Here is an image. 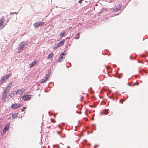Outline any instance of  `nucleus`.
<instances>
[{
    "instance_id": "nucleus-1",
    "label": "nucleus",
    "mask_w": 148,
    "mask_h": 148,
    "mask_svg": "<svg viewBox=\"0 0 148 148\" xmlns=\"http://www.w3.org/2000/svg\"><path fill=\"white\" fill-rule=\"evenodd\" d=\"M11 87V86L8 85L4 90L2 95V100L5 101V100L6 98L8 97L7 95V93L9 91Z\"/></svg>"
},
{
    "instance_id": "nucleus-2",
    "label": "nucleus",
    "mask_w": 148,
    "mask_h": 148,
    "mask_svg": "<svg viewBox=\"0 0 148 148\" xmlns=\"http://www.w3.org/2000/svg\"><path fill=\"white\" fill-rule=\"evenodd\" d=\"M25 46V42H21L20 44L19 47L18 48V50L19 53L22 51L23 50V48Z\"/></svg>"
},
{
    "instance_id": "nucleus-3",
    "label": "nucleus",
    "mask_w": 148,
    "mask_h": 148,
    "mask_svg": "<svg viewBox=\"0 0 148 148\" xmlns=\"http://www.w3.org/2000/svg\"><path fill=\"white\" fill-rule=\"evenodd\" d=\"M45 23V22H38L35 23L34 24V27L36 28L40 26H42Z\"/></svg>"
},
{
    "instance_id": "nucleus-4",
    "label": "nucleus",
    "mask_w": 148,
    "mask_h": 148,
    "mask_svg": "<svg viewBox=\"0 0 148 148\" xmlns=\"http://www.w3.org/2000/svg\"><path fill=\"white\" fill-rule=\"evenodd\" d=\"M4 19L3 17L0 20V29H3L5 26L4 24Z\"/></svg>"
},
{
    "instance_id": "nucleus-5",
    "label": "nucleus",
    "mask_w": 148,
    "mask_h": 148,
    "mask_svg": "<svg viewBox=\"0 0 148 148\" xmlns=\"http://www.w3.org/2000/svg\"><path fill=\"white\" fill-rule=\"evenodd\" d=\"M65 42V40L63 39L61 41L59 42L57 45L56 47H54L55 49H57V48L62 46Z\"/></svg>"
},
{
    "instance_id": "nucleus-6",
    "label": "nucleus",
    "mask_w": 148,
    "mask_h": 148,
    "mask_svg": "<svg viewBox=\"0 0 148 148\" xmlns=\"http://www.w3.org/2000/svg\"><path fill=\"white\" fill-rule=\"evenodd\" d=\"M31 96L30 95H25L22 97V98L24 101L28 100L31 99Z\"/></svg>"
},
{
    "instance_id": "nucleus-7",
    "label": "nucleus",
    "mask_w": 148,
    "mask_h": 148,
    "mask_svg": "<svg viewBox=\"0 0 148 148\" xmlns=\"http://www.w3.org/2000/svg\"><path fill=\"white\" fill-rule=\"evenodd\" d=\"M21 106V104L20 103L14 104L11 106V107L12 108L16 109L20 107Z\"/></svg>"
},
{
    "instance_id": "nucleus-8",
    "label": "nucleus",
    "mask_w": 148,
    "mask_h": 148,
    "mask_svg": "<svg viewBox=\"0 0 148 148\" xmlns=\"http://www.w3.org/2000/svg\"><path fill=\"white\" fill-rule=\"evenodd\" d=\"M10 75H8L4 76L1 80L0 81L1 82H3L9 77Z\"/></svg>"
},
{
    "instance_id": "nucleus-9",
    "label": "nucleus",
    "mask_w": 148,
    "mask_h": 148,
    "mask_svg": "<svg viewBox=\"0 0 148 148\" xmlns=\"http://www.w3.org/2000/svg\"><path fill=\"white\" fill-rule=\"evenodd\" d=\"M66 55V54H65L64 53H61L60 56V58L58 59V61L60 62H61V61L63 60V56H65Z\"/></svg>"
},
{
    "instance_id": "nucleus-10",
    "label": "nucleus",
    "mask_w": 148,
    "mask_h": 148,
    "mask_svg": "<svg viewBox=\"0 0 148 148\" xmlns=\"http://www.w3.org/2000/svg\"><path fill=\"white\" fill-rule=\"evenodd\" d=\"M10 125V123H8L5 127L4 128V129L3 130V133H4L6 131L9 130Z\"/></svg>"
},
{
    "instance_id": "nucleus-11",
    "label": "nucleus",
    "mask_w": 148,
    "mask_h": 148,
    "mask_svg": "<svg viewBox=\"0 0 148 148\" xmlns=\"http://www.w3.org/2000/svg\"><path fill=\"white\" fill-rule=\"evenodd\" d=\"M121 7L120 6L119 8L116 7V8H114L113 9V11L114 12H116L117 11H118L120 10L121 9Z\"/></svg>"
},
{
    "instance_id": "nucleus-12",
    "label": "nucleus",
    "mask_w": 148,
    "mask_h": 148,
    "mask_svg": "<svg viewBox=\"0 0 148 148\" xmlns=\"http://www.w3.org/2000/svg\"><path fill=\"white\" fill-rule=\"evenodd\" d=\"M18 94H23L25 91V89L22 88L20 89H18Z\"/></svg>"
},
{
    "instance_id": "nucleus-13",
    "label": "nucleus",
    "mask_w": 148,
    "mask_h": 148,
    "mask_svg": "<svg viewBox=\"0 0 148 148\" xmlns=\"http://www.w3.org/2000/svg\"><path fill=\"white\" fill-rule=\"evenodd\" d=\"M36 63V60L34 61L31 64L30 66V68L34 66L35 65Z\"/></svg>"
},
{
    "instance_id": "nucleus-14",
    "label": "nucleus",
    "mask_w": 148,
    "mask_h": 148,
    "mask_svg": "<svg viewBox=\"0 0 148 148\" xmlns=\"http://www.w3.org/2000/svg\"><path fill=\"white\" fill-rule=\"evenodd\" d=\"M53 56L54 54L53 53H51L48 56V58L49 59L53 57Z\"/></svg>"
},
{
    "instance_id": "nucleus-15",
    "label": "nucleus",
    "mask_w": 148,
    "mask_h": 148,
    "mask_svg": "<svg viewBox=\"0 0 148 148\" xmlns=\"http://www.w3.org/2000/svg\"><path fill=\"white\" fill-rule=\"evenodd\" d=\"M18 94V89L17 90H16L14 91L12 94L13 95H16Z\"/></svg>"
},
{
    "instance_id": "nucleus-16",
    "label": "nucleus",
    "mask_w": 148,
    "mask_h": 148,
    "mask_svg": "<svg viewBox=\"0 0 148 148\" xmlns=\"http://www.w3.org/2000/svg\"><path fill=\"white\" fill-rule=\"evenodd\" d=\"M49 77V74H47L45 75V79H47V80Z\"/></svg>"
},
{
    "instance_id": "nucleus-17",
    "label": "nucleus",
    "mask_w": 148,
    "mask_h": 148,
    "mask_svg": "<svg viewBox=\"0 0 148 148\" xmlns=\"http://www.w3.org/2000/svg\"><path fill=\"white\" fill-rule=\"evenodd\" d=\"M47 81V79H42L41 81V83H44L45 82Z\"/></svg>"
},
{
    "instance_id": "nucleus-18",
    "label": "nucleus",
    "mask_w": 148,
    "mask_h": 148,
    "mask_svg": "<svg viewBox=\"0 0 148 148\" xmlns=\"http://www.w3.org/2000/svg\"><path fill=\"white\" fill-rule=\"evenodd\" d=\"M79 38V33H78L76 35L75 38H76V39H78Z\"/></svg>"
},
{
    "instance_id": "nucleus-19",
    "label": "nucleus",
    "mask_w": 148,
    "mask_h": 148,
    "mask_svg": "<svg viewBox=\"0 0 148 148\" xmlns=\"http://www.w3.org/2000/svg\"><path fill=\"white\" fill-rule=\"evenodd\" d=\"M125 99H121V100L120 101V102L123 103V102L124 101H125Z\"/></svg>"
},
{
    "instance_id": "nucleus-20",
    "label": "nucleus",
    "mask_w": 148,
    "mask_h": 148,
    "mask_svg": "<svg viewBox=\"0 0 148 148\" xmlns=\"http://www.w3.org/2000/svg\"><path fill=\"white\" fill-rule=\"evenodd\" d=\"M65 33L64 32H62L61 33V34H60V36L63 37L64 36V34H65Z\"/></svg>"
},
{
    "instance_id": "nucleus-21",
    "label": "nucleus",
    "mask_w": 148,
    "mask_h": 148,
    "mask_svg": "<svg viewBox=\"0 0 148 148\" xmlns=\"http://www.w3.org/2000/svg\"><path fill=\"white\" fill-rule=\"evenodd\" d=\"M17 115H16V114H14L12 115V117L13 119L16 117H17Z\"/></svg>"
},
{
    "instance_id": "nucleus-22",
    "label": "nucleus",
    "mask_w": 148,
    "mask_h": 148,
    "mask_svg": "<svg viewBox=\"0 0 148 148\" xmlns=\"http://www.w3.org/2000/svg\"><path fill=\"white\" fill-rule=\"evenodd\" d=\"M51 122L53 123H55L56 122V121L52 119H51Z\"/></svg>"
},
{
    "instance_id": "nucleus-23",
    "label": "nucleus",
    "mask_w": 148,
    "mask_h": 148,
    "mask_svg": "<svg viewBox=\"0 0 148 148\" xmlns=\"http://www.w3.org/2000/svg\"><path fill=\"white\" fill-rule=\"evenodd\" d=\"M26 107H25L23 108V109H22V112L24 111L25 109H26Z\"/></svg>"
},
{
    "instance_id": "nucleus-24",
    "label": "nucleus",
    "mask_w": 148,
    "mask_h": 148,
    "mask_svg": "<svg viewBox=\"0 0 148 148\" xmlns=\"http://www.w3.org/2000/svg\"><path fill=\"white\" fill-rule=\"evenodd\" d=\"M82 0H79L78 1L79 3L80 4L82 3Z\"/></svg>"
},
{
    "instance_id": "nucleus-25",
    "label": "nucleus",
    "mask_w": 148,
    "mask_h": 148,
    "mask_svg": "<svg viewBox=\"0 0 148 148\" xmlns=\"http://www.w3.org/2000/svg\"><path fill=\"white\" fill-rule=\"evenodd\" d=\"M98 146V145H96L95 146L94 148H96V147H97Z\"/></svg>"
},
{
    "instance_id": "nucleus-26",
    "label": "nucleus",
    "mask_w": 148,
    "mask_h": 148,
    "mask_svg": "<svg viewBox=\"0 0 148 148\" xmlns=\"http://www.w3.org/2000/svg\"><path fill=\"white\" fill-rule=\"evenodd\" d=\"M83 97L82 96L81 98V100H82L83 99Z\"/></svg>"
},
{
    "instance_id": "nucleus-27",
    "label": "nucleus",
    "mask_w": 148,
    "mask_h": 148,
    "mask_svg": "<svg viewBox=\"0 0 148 148\" xmlns=\"http://www.w3.org/2000/svg\"><path fill=\"white\" fill-rule=\"evenodd\" d=\"M135 84H136V85H138V83H135V84H134V85H135Z\"/></svg>"
},
{
    "instance_id": "nucleus-28",
    "label": "nucleus",
    "mask_w": 148,
    "mask_h": 148,
    "mask_svg": "<svg viewBox=\"0 0 148 148\" xmlns=\"http://www.w3.org/2000/svg\"><path fill=\"white\" fill-rule=\"evenodd\" d=\"M106 68L107 69H109V67L106 66Z\"/></svg>"
},
{
    "instance_id": "nucleus-29",
    "label": "nucleus",
    "mask_w": 148,
    "mask_h": 148,
    "mask_svg": "<svg viewBox=\"0 0 148 148\" xmlns=\"http://www.w3.org/2000/svg\"><path fill=\"white\" fill-rule=\"evenodd\" d=\"M1 125L0 123V127H1Z\"/></svg>"
},
{
    "instance_id": "nucleus-30",
    "label": "nucleus",
    "mask_w": 148,
    "mask_h": 148,
    "mask_svg": "<svg viewBox=\"0 0 148 148\" xmlns=\"http://www.w3.org/2000/svg\"><path fill=\"white\" fill-rule=\"evenodd\" d=\"M60 133V132H58V134H59Z\"/></svg>"
},
{
    "instance_id": "nucleus-31",
    "label": "nucleus",
    "mask_w": 148,
    "mask_h": 148,
    "mask_svg": "<svg viewBox=\"0 0 148 148\" xmlns=\"http://www.w3.org/2000/svg\"><path fill=\"white\" fill-rule=\"evenodd\" d=\"M120 76H119V77H118L119 78H120Z\"/></svg>"
},
{
    "instance_id": "nucleus-32",
    "label": "nucleus",
    "mask_w": 148,
    "mask_h": 148,
    "mask_svg": "<svg viewBox=\"0 0 148 148\" xmlns=\"http://www.w3.org/2000/svg\"><path fill=\"white\" fill-rule=\"evenodd\" d=\"M49 128L50 127H48Z\"/></svg>"
}]
</instances>
